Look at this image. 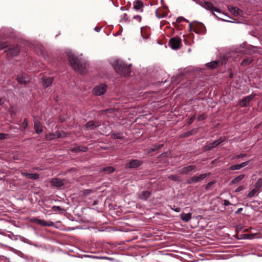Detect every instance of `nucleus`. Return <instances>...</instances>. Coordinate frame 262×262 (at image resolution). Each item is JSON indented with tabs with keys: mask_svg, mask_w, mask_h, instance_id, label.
Returning <instances> with one entry per match:
<instances>
[{
	"mask_svg": "<svg viewBox=\"0 0 262 262\" xmlns=\"http://www.w3.org/2000/svg\"><path fill=\"white\" fill-rule=\"evenodd\" d=\"M66 136H67V134L64 132H60L59 131H56L55 133H49L47 134L45 138L47 140L51 141Z\"/></svg>",
	"mask_w": 262,
	"mask_h": 262,
	"instance_id": "nucleus-3",
	"label": "nucleus"
},
{
	"mask_svg": "<svg viewBox=\"0 0 262 262\" xmlns=\"http://www.w3.org/2000/svg\"><path fill=\"white\" fill-rule=\"evenodd\" d=\"M195 165H189L186 167H184L179 170V172L182 174H186L190 171H191L195 169Z\"/></svg>",
	"mask_w": 262,
	"mask_h": 262,
	"instance_id": "nucleus-14",
	"label": "nucleus"
},
{
	"mask_svg": "<svg viewBox=\"0 0 262 262\" xmlns=\"http://www.w3.org/2000/svg\"><path fill=\"white\" fill-rule=\"evenodd\" d=\"M28 178L32 180H37L39 178V175L37 173H30Z\"/></svg>",
	"mask_w": 262,
	"mask_h": 262,
	"instance_id": "nucleus-29",
	"label": "nucleus"
},
{
	"mask_svg": "<svg viewBox=\"0 0 262 262\" xmlns=\"http://www.w3.org/2000/svg\"><path fill=\"white\" fill-rule=\"evenodd\" d=\"M28 126V121L27 119H25L22 123L21 127L25 129Z\"/></svg>",
	"mask_w": 262,
	"mask_h": 262,
	"instance_id": "nucleus-39",
	"label": "nucleus"
},
{
	"mask_svg": "<svg viewBox=\"0 0 262 262\" xmlns=\"http://www.w3.org/2000/svg\"><path fill=\"white\" fill-rule=\"evenodd\" d=\"M17 81L20 84H26L27 83H28L29 81V79L28 77H26L24 75H20L17 78Z\"/></svg>",
	"mask_w": 262,
	"mask_h": 262,
	"instance_id": "nucleus-22",
	"label": "nucleus"
},
{
	"mask_svg": "<svg viewBox=\"0 0 262 262\" xmlns=\"http://www.w3.org/2000/svg\"><path fill=\"white\" fill-rule=\"evenodd\" d=\"M32 221L42 226H53L54 225V223L51 221L47 222L45 220L37 218L33 219Z\"/></svg>",
	"mask_w": 262,
	"mask_h": 262,
	"instance_id": "nucleus-9",
	"label": "nucleus"
},
{
	"mask_svg": "<svg viewBox=\"0 0 262 262\" xmlns=\"http://www.w3.org/2000/svg\"><path fill=\"white\" fill-rule=\"evenodd\" d=\"M243 210V209L242 208H239L235 212V213L236 214L239 213Z\"/></svg>",
	"mask_w": 262,
	"mask_h": 262,
	"instance_id": "nucleus-50",
	"label": "nucleus"
},
{
	"mask_svg": "<svg viewBox=\"0 0 262 262\" xmlns=\"http://www.w3.org/2000/svg\"><path fill=\"white\" fill-rule=\"evenodd\" d=\"M52 210L54 211H63V209L61 208L60 206H53L52 207Z\"/></svg>",
	"mask_w": 262,
	"mask_h": 262,
	"instance_id": "nucleus-31",
	"label": "nucleus"
},
{
	"mask_svg": "<svg viewBox=\"0 0 262 262\" xmlns=\"http://www.w3.org/2000/svg\"><path fill=\"white\" fill-rule=\"evenodd\" d=\"M3 100L1 99H0V105L3 104Z\"/></svg>",
	"mask_w": 262,
	"mask_h": 262,
	"instance_id": "nucleus-53",
	"label": "nucleus"
},
{
	"mask_svg": "<svg viewBox=\"0 0 262 262\" xmlns=\"http://www.w3.org/2000/svg\"><path fill=\"white\" fill-rule=\"evenodd\" d=\"M7 47V43L6 42L1 41L0 42V50L4 49Z\"/></svg>",
	"mask_w": 262,
	"mask_h": 262,
	"instance_id": "nucleus-38",
	"label": "nucleus"
},
{
	"mask_svg": "<svg viewBox=\"0 0 262 262\" xmlns=\"http://www.w3.org/2000/svg\"><path fill=\"white\" fill-rule=\"evenodd\" d=\"M88 150V148L84 146H75L73 148H72L71 150L72 151H75V152H85Z\"/></svg>",
	"mask_w": 262,
	"mask_h": 262,
	"instance_id": "nucleus-23",
	"label": "nucleus"
},
{
	"mask_svg": "<svg viewBox=\"0 0 262 262\" xmlns=\"http://www.w3.org/2000/svg\"><path fill=\"white\" fill-rule=\"evenodd\" d=\"M223 142V140L219 139L216 141H214V142L209 143L208 145H207V148L208 149H210L212 148H214L216 147L217 145H219Z\"/></svg>",
	"mask_w": 262,
	"mask_h": 262,
	"instance_id": "nucleus-21",
	"label": "nucleus"
},
{
	"mask_svg": "<svg viewBox=\"0 0 262 262\" xmlns=\"http://www.w3.org/2000/svg\"><path fill=\"white\" fill-rule=\"evenodd\" d=\"M210 175V173H206L200 174L199 176H193L190 178L187 182L189 184L195 183L201 181Z\"/></svg>",
	"mask_w": 262,
	"mask_h": 262,
	"instance_id": "nucleus-6",
	"label": "nucleus"
},
{
	"mask_svg": "<svg viewBox=\"0 0 262 262\" xmlns=\"http://www.w3.org/2000/svg\"><path fill=\"white\" fill-rule=\"evenodd\" d=\"M206 118V115L205 114H203L199 115L198 117V120L199 121H202L205 120Z\"/></svg>",
	"mask_w": 262,
	"mask_h": 262,
	"instance_id": "nucleus-35",
	"label": "nucleus"
},
{
	"mask_svg": "<svg viewBox=\"0 0 262 262\" xmlns=\"http://www.w3.org/2000/svg\"><path fill=\"white\" fill-rule=\"evenodd\" d=\"M112 65L116 72L122 76H128L130 73V66L131 64L127 66L121 59L114 60L112 62Z\"/></svg>",
	"mask_w": 262,
	"mask_h": 262,
	"instance_id": "nucleus-1",
	"label": "nucleus"
},
{
	"mask_svg": "<svg viewBox=\"0 0 262 262\" xmlns=\"http://www.w3.org/2000/svg\"><path fill=\"white\" fill-rule=\"evenodd\" d=\"M258 191V190L254 188L249 192V193L248 194V196L249 198H252L254 196Z\"/></svg>",
	"mask_w": 262,
	"mask_h": 262,
	"instance_id": "nucleus-28",
	"label": "nucleus"
},
{
	"mask_svg": "<svg viewBox=\"0 0 262 262\" xmlns=\"http://www.w3.org/2000/svg\"><path fill=\"white\" fill-rule=\"evenodd\" d=\"M248 164V162H243L241 164H239V165L240 166V168H242L245 166H246Z\"/></svg>",
	"mask_w": 262,
	"mask_h": 262,
	"instance_id": "nucleus-46",
	"label": "nucleus"
},
{
	"mask_svg": "<svg viewBox=\"0 0 262 262\" xmlns=\"http://www.w3.org/2000/svg\"><path fill=\"white\" fill-rule=\"evenodd\" d=\"M168 179L176 181L178 180V177L176 175H170L168 176Z\"/></svg>",
	"mask_w": 262,
	"mask_h": 262,
	"instance_id": "nucleus-37",
	"label": "nucleus"
},
{
	"mask_svg": "<svg viewBox=\"0 0 262 262\" xmlns=\"http://www.w3.org/2000/svg\"><path fill=\"white\" fill-rule=\"evenodd\" d=\"M244 174H241L236 177L231 181V184H233L239 182L241 180H242L244 179Z\"/></svg>",
	"mask_w": 262,
	"mask_h": 262,
	"instance_id": "nucleus-24",
	"label": "nucleus"
},
{
	"mask_svg": "<svg viewBox=\"0 0 262 262\" xmlns=\"http://www.w3.org/2000/svg\"><path fill=\"white\" fill-rule=\"evenodd\" d=\"M181 41L180 37L175 36L170 39L169 45L172 49L177 50L180 48Z\"/></svg>",
	"mask_w": 262,
	"mask_h": 262,
	"instance_id": "nucleus-4",
	"label": "nucleus"
},
{
	"mask_svg": "<svg viewBox=\"0 0 262 262\" xmlns=\"http://www.w3.org/2000/svg\"><path fill=\"white\" fill-rule=\"evenodd\" d=\"M244 187L243 186H238L235 190L236 192H239L244 189Z\"/></svg>",
	"mask_w": 262,
	"mask_h": 262,
	"instance_id": "nucleus-42",
	"label": "nucleus"
},
{
	"mask_svg": "<svg viewBox=\"0 0 262 262\" xmlns=\"http://www.w3.org/2000/svg\"><path fill=\"white\" fill-rule=\"evenodd\" d=\"M228 9L232 14L236 16H242L243 14V11L237 7H228Z\"/></svg>",
	"mask_w": 262,
	"mask_h": 262,
	"instance_id": "nucleus-12",
	"label": "nucleus"
},
{
	"mask_svg": "<svg viewBox=\"0 0 262 262\" xmlns=\"http://www.w3.org/2000/svg\"><path fill=\"white\" fill-rule=\"evenodd\" d=\"M262 186V178H259L257 180L256 183L255 184V188L258 190L260 189Z\"/></svg>",
	"mask_w": 262,
	"mask_h": 262,
	"instance_id": "nucleus-26",
	"label": "nucleus"
},
{
	"mask_svg": "<svg viewBox=\"0 0 262 262\" xmlns=\"http://www.w3.org/2000/svg\"><path fill=\"white\" fill-rule=\"evenodd\" d=\"M246 156V154H239L238 155L237 157L238 158H242Z\"/></svg>",
	"mask_w": 262,
	"mask_h": 262,
	"instance_id": "nucleus-51",
	"label": "nucleus"
},
{
	"mask_svg": "<svg viewBox=\"0 0 262 262\" xmlns=\"http://www.w3.org/2000/svg\"><path fill=\"white\" fill-rule=\"evenodd\" d=\"M142 162L138 160H132L126 165L127 168H136L140 166Z\"/></svg>",
	"mask_w": 262,
	"mask_h": 262,
	"instance_id": "nucleus-10",
	"label": "nucleus"
},
{
	"mask_svg": "<svg viewBox=\"0 0 262 262\" xmlns=\"http://www.w3.org/2000/svg\"><path fill=\"white\" fill-rule=\"evenodd\" d=\"M193 1L195 2L196 3H199L203 7L205 8L206 9H208L210 11H211L212 12L215 11L216 12L220 13V11L219 9L214 7L212 4L209 2H205L204 3H200L198 0H193Z\"/></svg>",
	"mask_w": 262,
	"mask_h": 262,
	"instance_id": "nucleus-7",
	"label": "nucleus"
},
{
	"mask_svg": "<svg viewBox=\"0 0 262 262\" xmlns=\"http://www.w3.org/2000/svg\"><path fill=\"white\" fill-rule=\"evenodd\" d=\"M252 62V60L251 59H245L244 60H243V61H242V65H247V64H250V63Z\"/></svg>",
	"mask_w": 262,
	"mask_h": 262,
	"instance_id": "nucleus-34",
	"label": "nucleus"
},
{
	"mask_svg": "<svg viewBox=\"0 0 262 262\" xmlns=\"http://www.w3.org/2000/svg\"><path fill=\"white\" fill-rule=\"evenodd\" d=\"M114 170H115V169L113 167H106L103 168L102 169V171H104L107 173H112V172H114Z\"/></svg>",
	"mask_w": 262,
	"mask_h": 262,
	"instance_id": "nucleus-27",
	"label": "nucleus"
},
{
	"mask_svg": "<svg viewBox=\"0 0 262 262\" xmlns=\"http://www.w3.org/2000/svg\"><path fill=\"white\" fill-rule=\"evenodd\" d=\"M182 20H186L187 21L185 18H184L182 16H180V17H179L177 19V21L178 23H180L181 22Z\"/></svg>",
	"mask_w": 262,
	"mask_h": 262,
	"instance_id": "nucleus-43",
	"label": "nucleus"
},
{
	"mask_svg": "<svg viewBox=\"0 0 262 262\" xmlns=\"http://www.w3.org/2000/svg\"><path fill=\"white\" fill-rule=\"evenodd\" d=\"M219 62L218 61H213L207 63V66L211 69H215L219 65Z\"/></svg>",
	"mask_w": 262,
	"mask_h": 262,
	"instance_id": "nucleus-25",
	"label": "nucleus"
},
{
	"mask_svg": "<svg viewBox=\"0 0 262 262\" xmlns=\"http://www.w3.org/2000/svg\"><path fill=\"white\" fill-rule=\"evenodd\" d=\"M240 169H241V168H240V166L239 165V164L232 165L229 168V169L231 170H238Z\"/></svg>",
	"mask_w": 262,
	"mask_h": 262,
	"instance_id": "nucleus-30",
	"label": "nucleus"
},
{
	"mask_svg": "<svg viewBox=\"0 0 262 262\" xmlns=\"http://www.w3.org/2000/svg\"><path fill=\"white\" fill-rule=\"evenodd\" d=\"M255 95L254 94H251L249 96H246L243 98L242 100L238 101V105L241 107H246L248 105L249 102L252 100Z\"/></svg>",
	"mask_w": 262,
	"mask_h": 262,
	"instance_id": "nucleus-8",
	"label": "nucleus"
},
{
	"mask_svg": "<svg viewBox=\"0 0 262 262\" xmlns=\"http://www.w3.org/2000/svg\"><path fill=\"white\" fill-rule=\"evenodd\" d=\"M8 134H5L3 133H0V140H3L8 137Z\"/></svg>",
	"mask_w": 262,
	"mask_h": 262,
	"instance_id": "nucleus-41",
	"label": "nucleus"
},
{
	"mask_svg": "<svg viewBox=\"0 0 262 262\" xmlns=\"http://www.w3.org/2000/svg\"><path fill=\"white\" fill-rule=\"evenodd\" d=\"M195 116L194 115V116H192L190 118L189 121L190 124H191L193 121V120L195 119Z\"/></svg>",
	"mask_w": 262,
	"mask_h": 262,
	"instance_id": "nucleus-49",
	"label": "nucleus"
},
{
	"mask_svg": "<svg viewBox=\"0 0 262 262\" xmlns=\"http://www.w3.org/2000/svg\"><path fill=\"white\" fill-rule=\"evenodd\" d=\"M53 81L52 77H43L42 80V83L43 86L48 87L50 86Z\"/></svg>",
	"mask_w": 262,
	"mask_h": 262,
	"instance_id": "nucleus-19",
	"label": "nucleus"
},
{
	"mask_svg": "<svg viewBox=\"0 0 262 262\" xmlns=\"http://www.w3.org/2000/svg\"><path fill=\"white\" fill-rule=\"evenodd\" d=\"M223 202H224V205L225 206H228V205H231V204L230 203V202L228 200H224L223 201Z\"/></svg>",
	"mask_w": 262,
	"mask_h": 262,
	"instance_id": "nucleus-44",
	"label": "nucleus"
},
{
	"mask_svg": "<svg viewBox=\"0 0 262 262\" xmlns=\"http://www.w3.org/2000/svg\"><path fill=\"white\" fill-rule=\"evenodd\" d=\"M215 183V181H212L211 182H208L206 185V189H208L210 187H211Z\"/></svg>",
	"mask_w": 262,
	"mask_h": 262,
	"instance_id": "nucleus-36",
	"label": "nucleus"
},
{
	"mask_svg": "<svg viewBox=\"0 0 262 262\" xmlns=\"http://www.w3.org/2000/svg\"><path fill=\"white\" fill-rule=\"evenodd\" d=\"M19 52V49L18 46H13L7 51V54L10 56L14 57L17 55Z\"/></svg>",
	"mask_w": 262,
	"mask_h": 262,
	"instance_id": "nucleus-11",
	"label": "nucleus"
},
{
	"mask_svg": "<svg viewBox=\"0 0 262 262\" xmlns=\"http://www.w3.org/2000/svg\"><path fill=\"white\" fill-rule=\"evenodd\" d=\"M91 192V190H85L83 192L84 195H88Z\"/></svg>",
	"mask_w": 262,
	"mask_h": 262,
	"instance_id": "nucleus-48",
	"label": "nucleus"
},
{
	"mask_svg": "<svg viewBox=\"0 0 262 262\" xmlns=\"http://www.w3.org/2000/svg\"><path fill=\"white\" fill-rule=\"evenodd\" d=\"M95 30L96 31L98 32V31H99L100 29L97 28H96H96H95Z\"/></svg>",
	"mask_w": 262,
	"mask_h": 262,
	"instance_id": "nucleus-52",
	"label": "nucleus"
},
{
	"mask_svg": "<svg viewBox=\"0 0 262 262\" xmlns=\"http://www.w3.org/2000/svg\"><path fill=\"white\" fill-rule=\"evenodd\" d=\"M99 125V122H95L93 121H90L85 124V127L89 130L94 129Z\"/></svg>",
	"mask_w": 262,
	"mask_h": 262,
	"instance_id": "nucleus-15",
	"label": "nucleus"
},
{
	"mask_svg": "<svg viewBox=\"0 0 262 262\" xmlns=\"http://www.w3.org/2000/svg\"><path fill=\"white\" fill-rule=\"evenodd\" d=\"M52 186L55 187H60L63 185L64 181L58 178H54L51 181Z\"/></svg>",
	"mask_w": 262,
	"mask_h": 262,
	"instance_id": "nucleus-16",
	"label": "nucleus"
},
{
	"mask_svg": "<svg viewBox=\"0 0 262 262\" xmlns=\"http://www.w3.org/2000/svg\"><path fill=\"white\" fill-rule=\"evenodd\" d=\"M168 206L171 210L174 211L176 212H179L181 211L180 208H175V206L174 205H169Z\"/></svg>",
	"mask_w": 262,
	"mask_h": 262,
	"instance_id": "nucleus-32",
	"label": "nucleus"
},
{
	"mask_svg": "<svg viewBox=\"0 0 262 262\" xmlns=\"http://www.w3.org/2000/svg\"><path fill=\"white\" fill-rule=\"evenodd\" d=\"M106 85L104 84H101L94 88L93 93L95 95L100 96L106 91Z\"/></svg>",
	"mask_w": 262,
	"mask_h": 262,
	"instance_id": "nucleus-5",
	"label": "nucleus"
},
{
	"mask_svg": "<svg viewBox=\"0 0 262 262\" xmlns=\"http://www.w3.org/2000/svg\"><path fill=\"white\" fill-rule=\"evenodd\" d=\"M30 173L27 172H21V175L25 177L28 178L29 176Z\"/></svg>",
	"mask_w": 262,
	"mask_h": 262,
	"instance_id": "nucleus-47",
	"label": "nucleus"
},
{
	"mask_svg": "<svg viewBox=\"0 0 262 262\" xmlns=\"http://www.w3.org/2000/svg\"><path fill=\"white\" fill-rule=\"evenodd\" d=\"M69 60L72 67L75 71L81 74H83L86 72L89 67L87 63L80 62L76 57L72 55L69 56Z\"/></svg>",
	"mask_w": 262,
	"mask_h": 262,
	"instance_id": "nucleus-2",
	"label": "nucleus"
},
{
	"mask_svg": "<svg viewBox=\"0 0 262 262\" xmlns=\"http://www.w3.org/2000/svg\"><path fill=\"white\" fill-rule=\"evenodd\" d=\"M112 137L115 139H120L121 135L119 133H114L112 135Z\"/></svg>",
	"mask_w": 262,
	"mask_h": 262,
	"instance_id": "nucleus-40",
	"label": "nucleus"
},
{
	"mask_svg": "<svg viewBox=\"0 0 262 262\" xmlns=\"http://www.w3.org/2000/svg\"><path fill=\"white\" fill-rule=\"evenodd\" d=\"M151 195V192L149 191H142L139 195V198L140 199L142 200H147Z\"/></svg>",
	"mask_w": 262,
	"mask_h": 262,
	"instance_id": "nucleus-18",
	"label": "nucleus"
},
{
	"mask_svg": "<svg viewBox=\"0 0 262 262\" xmlns=\"http://www.w3.org/2000/svg\"><path fill=\"white\" fill-rule=\"evenodd\" d=\"M134 19H137V20L138 21H139V22H140V21H141V19H142V18H141V16H140V15H136V16H135L134 17Z\"/></svg>",
	"mask_w": 262,
	"mask_h": 262,
	"instance_id": "nucleus-45",
	"label": "nucleus"
},
{
	"mask_svg": "<svg viewBox=\"0 0 262 262\" xmlns=\"http://www.w3.org/2000/svg\"><path fill=\"white\" fill-rule=\"evenodd\" d=\"M180 217L181 220L185 223H187L189 222L191 217H192V214L190 213H183L181 214Z\"/></svg>",
	"mask_w": 262,
	"mask_h": 262,
	"instance_id": "nucleus-20",
	"label": "nucleus"
},
{
	"mask_svg": "<svg viewBox=\"0 0 262 262\" xmlns=\"http://www.w3.org/2000/svg\"><path fill=\"white\" fill-rule=\"evenodd\" d=\"M143 4L139 0H136L133 3V8L136 11H143Z\"/></svg>",
	"mask_w": 262,
	"mask_h": 262,
	"instance_id": "nucleus-13",
	"label": "nucleus"
},
{
	"mask_svg": "<svg viewBox=\"0 0 262 262\" xmlns=\"http://www.w3.org/2000/svg\"><path fill=\"white\" fill-rule=\"evenodd\" d=\"M163 146L162 144H157L154 145V147L151 148V150L154 151L161 148Z\"/></svg>",
	"mask_w": 262,
	"mask_h": 262,
	"instance_id": "nucleus-33",
	"label": "nucleus"
},
{
	"mask_svg": "<svg viewBox=\"0 0 262 262\" xmlns=\"http://www.w3.org/2000/svg\"><path fill=\"white\" fill-rule=\"evenodd\" d=\"M34 127L37 134H40L41 133H42V126L39 121H38V120H35Z\"/></svg>",
	"mask_w": 262,
	"mask_h": 262,
	"instance_id": "nucleus-17",
	"label": "nucleus"
}]
</instances>
